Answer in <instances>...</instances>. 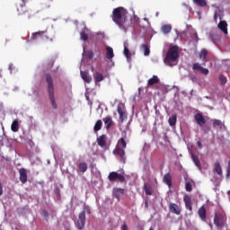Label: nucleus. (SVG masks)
I'll list each match as a JSON object with an SVG mask.
<instances>
[{
    "label": "nucleus",
    "mask_w": 230,
    "mask_h": 230,
    "mask_svg": "<svg viewBox=\"0 0 230 230\" xmlns=\"http://www.w3.org/2000/svg\"><path fill=\"white\" fill-rule=\"evenodd\" d=\"M127 13V11L123 7H117L112 12V21L119 25L120 30H124V31H127V28H125Z\"/></svg>",
    "instance_id": "f257e3e1"
},
{
    "label": "nucleus",
    "mask_w": 230,
    "mask_h": 230,
    "mask_svg": "<svg viewBox=\"0 0 230 230\" xmlns=\"http://www.w3.org/2000/svg\"><path fill=\"white\" fill-rule=\"evenodd\" d=\"M45 80L48 85V94L50 100V103L53 109L57 110L58 109V106L57 105V102L55 101V85L53 84V77L51 76V74L47 73L45 75Z\"/></svg>",
    "instance_id": "f03ea898"
},
{
    "label": "nucleus",
    "mask_w": 230,
    "mask_h": 230,
    "mask_svg": "<svg viewBox=\"0 0 230 230\" xmlns=\"http://www.w3.org/2000/svg\"><path fill=\"white\" fill-rule=\"evenodd\" d=\"M125 148H127V141H125V138L121 137L118 141L116 147L113 150L114 155H119L123 164L127 163V157L125 156Z\"/></svg>",
    "instance_id": "7ed1b4c3"
},
{
    "label": "nucleus",
    "mask_w": 230,
    "mask_h": 230,
    "mask_svg": "<svg viewBox=\"0 0 230 230\" xmlns=\"http://www.w3.org/2000/svg\"><path fill=\"white\" fill-rule=\"evenodd\" d=\"M179 58V48L172 46L169 49L166 57L164 58V64L166 66H175L176 60Z\"/></svg>",
    "instance_id": "20e7f679"
},
{
    "label": "nucleus",
    "mask_w": 230,
    "mask_h": 230,
    "mask_svg": "<svg viewBox=\"0 0 230 230\" xmlns=\"http://www.w3.org/2000/svg\"><path fill=\"white\" fill-rule=\"evenodd\" d=\"M227 217L222 213H216L214 217V224L217 229H224Z\"/></svg>",
    "instance_id": "39448f33"
},
{
    "label": "nucleus",
    "mask_w": 230,
    "mask_h": 230,
    "mask_svg": "<svg viewBox=\"0 0 230 230\" xmlns=\"http://www.w3.org/2000/svg\"><path fill=\"white\" fill-rule=\"evenodd\" d=\"M49 40L48 37V30L39 31L37 32L31 33V40Z\"/></svg>",
    "instance_id": "423d86ee"
},
{
    "label": "nucleus",
    "mask_w": 230,
    "mask_h": 230,
    "mask_svg": "<svg viewBox=\"0 0 230 230\" xmlns=\"http://www.w3.org/2000/svg\"><path fill=\"white\" fill-rule=\"evenodd\" d=\"M117 112L119 113L120 121H125V119H127L128 114L125 108V103L120 102L118 104Z\"/></svg>",
    "instance_id": "0eeeda50"
},
{
    "label": "nucleus",
    "mask_w": 230,
    "mask_h": 230,
    "mask_svg": "<svg viewBox=\"0 0 230 230\" xmlns=\"http://www.w3.org/2000/svg\"><path fill=\"white\" fill-rule=\"evenodd\" d=\"M108 179L111 182H114L118 180L119 181V182H125V176H123L122 174H119L116 172H110Z\"/></svg>",
    "instance_id": "6e6552de"
},
{
    "label": "nucleus",
    "mask_w": 230,
    "mask_h": 230,
    "mask_svg": "<svg viewBox=\"0 0 230 230\" xmlns=\"http://www.w3.org/2000/svg\"><path fill=\"white\" fill-rule=\"evenodd\" d=\"M85 226V210H83L79 216H78V219H77V228L79 230L84 229Z\"/></svg>",
    "instance_id": "1a4fd4ad"
},
{
    "label": "nucleus",
    "mask_w": 230,
    "mask_h": 230,
    "mask_svg": "<svg viewBox=\"0 0 230 230\" xmlns=\"http://www.w3.org/2000/svg\"><path fill=\"white\" fill-rule=\"evenodd\" d=\"M192 69L193 71H199L201 75H209V69L202 67L199 63H194L192 66Z\"/></svg>",
    "instance_id": "9d476101"
},
{
    "label": "nucleus",
    "mask_w": 230,
    "mask_h": 230,
    "mask_svg": "<svg viewBox=\"0 0 230 230\" xmlns=\"http://www.w3.org/2000/svg\"><path fill=\"white\" fill-rule=\"evenodd\" d=\"M20 174V181L22 184H25V182H28V173L26 172V169L21 168L19 170Z\"/></svg>",
    "instance_id": "9b49d317"
},
{
    "label": "nucleus",
    "mask_w": 230,
    "mask_h": 230,
    "mask_svg": "<svg viewBox=\"0 0 230 230\" xmlns=\"http://www.w3.org/2000/svg\"><path fill=\"white\" fill-rule=\"evenodd\" d=\"M195 120L198 123V125H199V127H204V125H206V119L200 113H197L195 115Z\"/></svg>",
    "instance_id": "f8f14e48"
},
{
    "label": "nucleus",
    "mask_w": 230,
    "mask_h": 230,
    "mask_svg": "<svg viewBox=\"0 0 230 230\" xmlns=\"http://www.w3.org/2000/svg\"><path fill=\"white\" fill-rule=\"evenodd\" d=\"M80 75H81V78L86 84H91V82H93V77H91V75H89V73L81 70Z\"/></svg>",
    "instance_id": "ddd939ff"
},
{
    "label": "nucleus",
    "mask_w": 230,
    "mask_h": 230,
    "mask_svg": "<svg viewBox=\"0 0 230 230\" xmlns=\"http://www.w3.org/2000/svg\"><path fill=\"white\" fill-rule=\"evenodd\" d=\"M169 209L171 213H173L174 215H181V208H179V205L175 203H171L169 205Z\"/></svg>",
    "instance_id": "4468645a"
},
{
    "label": "nucleus",
    "mask_w": 230,
    "mask_h": 230,
    "mask_svg": "<svg viewBox=\"0 0 230 230\" xmlns=\"http://www.w3.org/2000/svg\"><path fill=\"white\" fill-rule=\"evenodd\" d=\"M159 82H161L159 77L157 75H153L152 78L147 81V87H152V85H155L159 84Z\"/></svg>",
    "instance_id": "2eb2a0df"
},
{
    "label": "nucleus",
    "mask_w": 230,
    "mask_h": 230,
    "mask_svg": "<svg viewBox=\"0 0 230 230\" xmlns=\"http://www.w3.org/2000/svg\"><path fill=\"white\" fill-rule=\"evenodd\" d=\"M183 200L185 202V206H186L187 209H189L190 211H193L191 198L190 196H185L183 198Z\"/></svg>",
    "instance_id": "dca6fc26"
},
{
    "label": "nucleus",
    "mask_w": 230,
    "mask_h": 230,
    "mask_svg": "<svg viewBox=\"0 0 230 230\" xmlns=\"http://www.w3.org/2000/svg\"><path fill=\"white\" fill-rule=\"evenodd\" d=\"M106 58L108 60L114 58V49L111 47H106Z\"/></svg>",
    "instance_id": "f3484780"
},
{
    "label": "nucleus",
    "mask_w": 230,
    "mask_h": 230,
    "mask_svg": "<svg viewBox=\"0 0 230 230\" xmlns=\"http://www.w3.org/2000/svg\"><path fill=\"white\" fill-rule=\"evenodd\" d=\"M198 215L203 222H206V215H207L206 208L204 207L199 208L198 211Z\"/></svg>",
    "instance_id": "a211bd4d"
},
{
    "label": "nucleus",
    "mask_w": 230,
    "mask_h": 230,
    "mask_svg": "<svg viewBox=\"0 0 230 230\" xmlns=\"http://www.w3.org/2000/svg\"><path fill=\"white\" fill-rule=\"evenodd\" d=\"M81 40H89V29H84L80 33Z\"/></svg>",
    "instance_id": "6ab92c4d"
},
{
    "label": "nucleus",
    "mask_w": 230,
    "mask_h": 230,
    "mask_svg": "<svg viewBox=\"0 0 230 230\" xmlns=\"http://www.w3.org/2000/svg\"><path fill=\"white\" fill-rule=\"evenodd\" d=\"M105 128L109 130L111 127H112V117L107 116L106 118L103 119Z\"/></svg>",
    "instance_id": "aec40b11"
},
{
    "label": "nucleus",
    "mask_w": 230,
    "mask_h": 230,
    "mask_svg": "<svg viewBox=\"0 0 230 230\" xmlns=\"http://www.w3.org/2000/svg\"><path fill=\"white\" fill-rule=\"evenodd\" d=\"M164 182L169 188H172V174H170L169 172H167V173L164 176Z\"/></svg>",
    "instance_id": "412c9836"
},
{
    "label": "nucleus",
    "mask_w": 230,
    "mask_h": 230,
    "mask_svg": "<svg viewBox=\"0 0 230 230\" xmlns=\"http://www.w3.org/2000/svg\"><path fill=\"white\" fill-rule=\"evenodd\" d=\"M218 28L221 30V31L225 32L226 35H227V22L226 21H221L218 23Z\"/></svg>",
    "instance_id": "4be33fe9"
},
{
    "label": "nucleus",
    "mask_w": 230,
    "mask_h": 230,
    "mask_svg": "<svg viewBox=\"0 0 230 230\" xmlns=\"http://www.w3.org/2000/svg\"><path fill=\"white\" fill-rule=\"evenodd\" d=\"M113 195L114 197H116V199H118V200H119L121 195H125V189H115L113 191Z\"/></svg>",
    "instance_id": "5701e85b"
},
{
    "label": "nucleus",
    "mask_w": 230,
    "mask_h": 230,
    "mask_svg": "<svg viewBox=\"0 0 230 230\" xmlns=\"http://www.w3.org/2000/svg\"><path fill=\"white\" fill-rule=\"evenodd\" d=\"M140 49L144 52L145 57H148L150 55V46L142 44Z\"/></svg>",
    "instance_id": "b1692460"
},
{
    "label": "nucleus",
    "mask_w": 230,
    "mask_h": 230,
    "mask_svg": "<svg viewBox=\"0 0 230 230\" xmlns=\"http://www.w3.org/2000/svg\"><path fill=\"white\" fill-rule=\"evenodd\" d=\"M170 127H175L177 123V114L173 113L171 118L168 119Z\"/></svg>",
    "instance_id": "393cba45"
},
{
    "label": "nucleus",
    "mask_w": 230,
    "mask_h": 230,
    "mask_svg": "<svg viewBox=\"0 0 230 230\" xmlns=\"http://www.w3.org/2000/svg\"><path fill=\"white\" fill-rule=\"evenodd\" d=\"M214 166H215V172L217 175H222L223 173V171H222V166L220 165V163L219 162H216L214 164Z\"/></svg>",
    "instance_id": "a878e982"
},
{
    "label": "nucleus",
    "mask_w": 230,
    "mask_h": 230,
    "mask_svg": "<svg viewBox=\"0 0 230 230\" xmlns=\"http://www.w3.org/2000/svg\"><path fill=\"white\" fill-rule=\"evenodd\" d=\"M162 31H163V33H164V35H167V33H170V31H172V25H170V24L163 25Z\"/></svg>",
    "instance_id": "bb28decb"
},
{
    "label": "nucleus",
    "mask_w": 230,
    "mask_h": 230,
    "mask_svg": "<svg viewBox=\"0 0 230 230\" xmlns=\"http://www.w3.org/2000/svg\"><path fill=\"white\" fill-rule=\"evenodd\" d=\"M102 125H103V122L102 121V119L97 120L93 127L94 132H98V131L102 130Z\"/></svg>",
    "instance_id": "cd10ccee"
},
{
    "label": "nucleus",
    "mask_w": 230,
    "mask_h": 230,
    "mask_svg": "<svg viewBox=\"0 0 230 230\" xmlns=\"http://www.w3.org/2000/svg\"><path fill=\"white\" fill-rule=\"evenodd\" d=\"M11 130L13 132H19V121L13 120L11 125Z\"/></svg>",
    "instance_id": "c85d7f7f"
},
{
    "label": "nucleus",
    "mask_w": 230,
    "mask_h": 230,
    "mask_svg": "<svg viewBox=\"0 0 230 230\" xmlns=\"http://www.w3.org/2000/svg\"><path fill=\"white\" fill-rule=\"evenodd\" d=\"M144 191L146 195H152V186L148 183L144 184Z\"/></svg>",
    "instance_id": "c756f323"
},
{
    "label": "nucleus",
    "mask_w": 230,
    "mask_h": 230,
    "mask_svg": "<svg viewBox=\"0 0 230 230\" xmlns=\"http://www.w3.org/2000/svg\"><path fill=\"white\" fill-rule=\"evenodd\" d=\"M97 143L99 145V146H105V135H102L99 137H97Z\"/></svg>",
    "instance_id": "7c9ffc66"
},
{
    "label": "nucleus",
    "mask_w": 230,
    "mask_h": 230,
    "mask_svg": "<svg viewBox=\"0 0 230 230\" xmlns=\"http://www.w3.org/2000/svg\"><path fill=\"white\" fill-rule=\"evenodd\" d=\"M124 55L126 58H130V50L128 49V42H124Z\"/></svg>",
    "instance_id": "2f4dec72"
},
{
    "label": "nucleus",
    "mask_w": 230,
    "mask_h": 230,
    "mask_svg": "<svg viewBox=\"0 0 230 230\" xmlns=\"http://www.w3.org/2000/svg\"><path fill=\"white\" fill-rule=\"evenodd\" d=\"M193 3H195V4L198 6H201L202 8L208 5V2H206V0H193Z\"/></svg>",
    "instance_id": "473e14b6"
},
{
    "label": "nucleus",
    "mask_w": 230,
    "mask_h": 230,
    "mask_svg": "<svg viewBox=\"0 0 230 230\" xmlns=\"http://www.w3.org/2000/svg\"><path fill=\"white\" fill-rule=\"evenodd\" d=\"M87 168V164L84 162L79 164V172H81V173H85Z\"/></svg>",
    "instance_id": "72a5a7b5"
},
{
    "label": "nucleus",
    "mask_w": 230,
    "mask_h": 230,
    "mask_svg": "<svg viewBox=\"0 0 230 230\" xmlns=\"http://www.w3.org/2000/svg\"><path fill=\"white\" fill-rule=\"evenodd\" d=\"M102 80H103V75L100 72H96L94 76V81L96 83H100V82H102Z\"/></svg>",
    "instance_id": "f704fd0d"
},
{
    "label": "nucleus",
    "mask_w": 230,
    "mask_h": 230,
    "mask_svg": "<svg viewBox=\"0 0 230 230\" xmlns=\"http://www.w3.org/2000/svg\"><path fill=\"white\" fill-rule=\"evenodd\" d=\"M207 58H208V50L206 49H201L199 53L200 60H206Z\"/></svg>",
    "instance_id": "c9c22d12"
},
{
    "label": "nucleus",
    "mask_w": 230,
    "mask_h": 230,
    "mask_svg": "<svg viewBox=\"0 0 230 230\" xmlns=\"http://www.w3.org/2000/svg\"><path fill=\"white\" fill-rule=\"evenodd\" d=\"M192 161L198 168H200V160H199V156L192 155Z\"/></svg>",
    "instance_id": "e433bc0d"
},
{
    "label": "nucleus",
    "mask_w": 230,
    "mask_h": 230,
    "mask_svg": "<svg viewBox=\"0 0 230 230\" xmlns=\"http://www.w3.org/2000/svg\"><path fill=\"white\" fill-rule=\"evenodd\" d=\"M219 81L221 82V85H226V84H227V78L222 74L219 75Z\"/></svg>",
    "instance_id": "4c0bfd02"
},
{
    "label": "nucleus",
    "mask_w": 230,
    "mask_h": 230,
    "mask_svg": "<svg viewBox=\"0 0 230 230\" xmlns=\"http://www.w3.org/2000/svg\"><path fill=\"white\" fill-rule=\"evenodd\" d=\"M85 55L90 60H93V58H94V53L93 52V50H87L85 52Z\"/></svg>",
    "instance_id": "58836bf2"
},
{
    "label": "nucleus",
    "mask_w": 230,
    "mask_h": 230,
    "mask_svg": "<svg viewBox=\"0 0 230 230\" xmlns=\"http://www.w3.org/2000/svg\"><path fill=\"white\" fill-rule=\"evenodd\" d=\"M213 127H222V120H220V119H214L213 120Z\"/></svg>",
    "instance_id": "ea45409f"
},
{
    "label": "nucleus",
    "mask_w": 230,
    "mask_h": 230,
    "mask_svg": "<svg viewBox=\"0 0 230 230\" xmlns=\"http://www.w3.org/2000/svg\"><path fill=\"white\" fill-rule=\"evenodd\" d=\"M185 190H186V191H192V190H193V187L191 186V183H190V182H187L186 184H185Z\"/></svg>",
    "instance_id": "a19ab883"
},
{
    "label": "nucleus",
    "mask_w": 230,
    "mask_h": 230,
    "mask_svg": "<svg viewBox=\"0 0 230 230\" xmlns=\"http://www.w3.org/2000/svg\"><path fill=\"white\" fill-rule=\"evenodd\" d=\"M41 217H43L44 218H46V220H48V218H49V213L47 210H42Z\"/></svg>",
    "instance_id": "79ce46f5"
},
{
    "label": "nucleus",
    "mask_w": 230,
    "mask_h": 230,
    "mask_svg": "<svg viewBox=\"0 0 230 230\" xmlns=\"http://www.w3.org/2000/svg\"><path fill=\"white\" fill-rule=\"evenodd\" d=\"M226 179H230V160L228 161L227 169H226Z\"/></svg>",
    "instance_id": "37998d69"
},
{
    "label": "nucleus",
    "mask_w": 230,
    "mask_h": 230,
    "mask_svg": "<svg viewBox=\"0 0 230 230\" xmlns=\"http://www.w3.org/2000/svg\"><path fill=\"white\" fill-rule=\"evenodd\" d=\"M53 66H55V61L51 60V61L48 64L47 67H48L49 69H52V68H53Z\"/></svg>",
    "instance_id": "c03bdc74"
},
{
    "label": "nucleus",
    "mask_w": 230,
    "mask_h": 230,
    "mask_svg": "<svg viewBox=\"0 0 230 230\" xmlns=\"http://www.w3.org/2000/svg\"><path fill=\"white\" fill-rule=\"evenodd\" d=\"M21 8H24L26 6V0H22V3H20Z\"/></svg>",
    "instance_id": "a18cd8bd"
},
{
    "label": "nucleus",
    "mask_w": 230,
    "mask_h": 230,
    "mask_svg": "<svg viewBox=\"0 0 230 230\" xmlns=\"http://www.w3.org/2000/svg\"><path fill=\"white\" fill-rule=\"evenodd\" d=\"M122 230H128V226H127V224H124L123 226H122V228H121Z\"/></svg>",
    "instance_id": "49530a36"
},
{
    "label": "nucleus",
    "mask_w": 230,
    "mask_h": 230,
    "mask_svg": "<svg viewBox=\"0 0 230 230\" xmlns=\"http://www.w3.org/2000/svg\"><path fill=\"white\" fill-rule=\"evenodd\" d=\"M3 195V184L0 182V196Z\"/></svg>",
    "instance_id": "de8ad7c7"
},
{
    "label": "nucleus",
    "mask_w": 230,
    "mask_h": 230,
    "mask_svg": "<svg viewBox=\"0 0 230 230\" xmlns=\"http://www.w3.org/2000/svg\"><path fill=\"white\" fill-rule=\"evenodd\" d=\"M197 145H198L199 148H202V142L198 141V142H197Z\"/></svg>",
    "instance_id": "09e8293b"
},
{
    "label": "nucleus",
    "mask_w": 230,
    "mask_h": 230,
    "mask_svg": "<svg viewBox=\"0 0 230 230\" xmlns=\"http://www.w3.org/2000/svg\"><path fill=\"white\" fill-rule=\"evenodd\" d=\"M137 230H143V226H137Z\"/></svg>",
    "instance_id": "8fccbe9b"
},
{
    "label": "nucleus",
    "mask_w": 230,
    "mask_h": 230,
    "mask_svg": "<svg viewBox=\"0 0 230 230\" xmlns=\"http://www.w3.org/2000/svg\"><path fill=\"white\" fill-rule=\"evenodd\" d=\"M92 71H94V67L93 66H92Z\"/></svg>",
    "instance_id": "3c124183"
},
{
    "label": "nucleus",
    "mask_w": 230,
    "mask_h": 230,
    "mask_svg": "<svg viewBox=\"0 0 230 230\" xmlns=\"http://www.w3.org/2000/svg\"><path fill=\"white\" fill-rule=\"evenodd\" d=\"M149 230H154V227H150Z\"/></svg>",
    "instance_id": "603ef678"
},
{
    "label": "nucleus",
    "mask_w": 230,
    "mask_h": 230,
    "mask_svg": "<svg viewBox=\"0 0 230 230\" xmlns=\"http://www.w3.org/2000/svg\"><path fill=\"white\" fill-rule=\"evenodd\" d=\"M214 19H217V14H215Z\"/></svg>",
    "instance_id": "864d4df0"
},
{
    "label": "nucleus",
    "mask_w": 230,
    "mask_h": 230,
    "mask_svg": "<svg viewBox=\"0 0 230 230\" xmlns=\"http://www.w3.org/2000/svg\"><path fill=\"white\" fill-rule=\"evenodd\" d=\"M196 38L199 39V36L196 34Z\"/></svg>",
    "instance_id": "5fc2aeb1"
},
{
    "label": "nucleus",
    "mask_w": 230,
    "mask_h": 230,
    "mask_svg": "<svg viewBox=\"0 0 230 230\" xmlns=\"http://www.w3.org/2000/svg\"><path fill=\"white\" fill-rule=\"evenodd\" d=\"M179 230H184V228H180Z\"/></svg>",
    "instance_id": "6e6d98bb"
}]
</instances>
